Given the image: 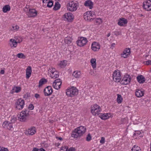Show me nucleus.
Returning a JSON list of instances; mask_svg holds the SVG:
<instances>
[{
  "label": "nucleus",
  "mask_w": 151,
  "mask_h": 151,
  "mask_svg": "<svg viewBox=\"0 0 151 151\" xmlns=\"http://www.w3.org/2000/svg\"><path fill=\"white\" fill-rule=\"evenodd\" d=\"M112 77L115 82H120L122 77L120 71L118 70H115L112 74Z\"/></svg>",
  "instance_id": "6e6552de"
},
{
  "label": "nucleus",
  "mask_w": 151,
  "mask_h": 151,
  "mask_svg": "<svg viewBox=\"0 0 151 151\" xmlns=\"http://www.w3.org/2000/svg\"><path fill=\"white\" fill-rule=\"evenodd\" d=\"M150 60H149L148 61H145L144 62V63L145 65H150Z\"/></svg>",
  "instance_id": "3c124183"
},
{
  "label": "nucleus",
  "mask_w": 151,
  "mask_h": 151,
  "mask_svg": "<svg viewBox=\"0 0 151 151\" xmlns=\"http://www.w3.org/2000/svg\"><path fill=\"white\" fill-rule=\"evenodd\" d=\"M34 106L32 104H30L29 105L28 108L30 110H32L34 109Z\"/></svg>",
  "instance_id": "49530a36"
},
{
  "label": "nucleus",
  "mask_w": 151,
  "mask_h": 151,
  "mask_svg": "<svg viewBox=\"0 0 151 151\" xmlns=\"http://www.w3.org/2000/svg\"><path fill=\"white\" fill-rule=\"evenodd\" d=\"M32 151H40V149L36 147L34 148Z\"/></svg>",
  "instance_id": "4d7b16f0"
},
{
  "label": "nucleus",
  "mask_w": 151,
  "mask_h": 151,
  "mask_svg": "<svg viewBox=\"0 0 151 151\" xmlns=\"http://www.w3.org/2000/svg\"><path fill=\"white\" fill-rule=\"evenodd\" d=\"M29 112L28 110L25 109L21 112L18 116L20 121L24 122L26 121L29 115Z\"/></svg>",
  "instance_id": "f03ea898"
},
{
  "label": "nucleus",
  "mask_w": 151,
  "mask_h": 151,
  "mask_svg": "<svg viewBox=\"0 0 151 151\" xmlns=\"http://www.w3.org/2000/svg\"><path fill=\"white\" fill-rule=\"evenodd\" d=\"M131 151H141V149L139 147L136 145H135L132 148Z\"/></svg>",
  "instance_id": "473e14b6"
},
{
  "label": "nucleus",
  "mask_w": 151,
  "mask_h": 151,
  "mask_svg": "<svg viewBox=\"0 0 151 151\" xmlns=\"http://www.w3.org/2000/svg\"><path fill=\"white\" fill-rule=\"evenodd\" d=\"M150 151H151V142L150 144Z\"/></svg>",
  "instance_id": "69168bd1"
},
{
  "label": "nucleus",
  "mask_w": 151,
  "mask_h": 151,
  "mask_svg": "<svg viewBox=\"0 0 151 151\" xmlns=\"http://www.w3.org/2000/svg\"><path fill=\"white\" fill-rule=\"evenodd\" d=\"M49 70L50 71V73H53L57 71L55 68L52 67H50V68H49V70H48V71Z\"/></svg>",
  "instance_id": "ea45409f"
},
{
  "label": "nucleus",
  "mask_w": 151,
  "mask_h": 151,
  "mask_svg": "<svg viewBox=\"0 0 151 151\" xmlns=\"http://www.w3.org/2000/svg\"><path fill=\"white\" fill-rule=\"evenodd\" d=\"M144 8L147 11L151 10V1L147 0L143 2Z\"/></svg>",
  "instance_id": "dca6fc26"
},
{
  "label": "nucleus",
  "mask_w": 151,
  "mask_h": 151,
  "mask_svg": "<svg viewBox=\"0 0 151 151\" xmlns=\"http://www.w3.org/2000/svg\"><path fill=\"white\" fill-rule=\"evenodd\" d=\"M17 56L19 58L25 59V56L22 53H18L17 55Z\"/></svg>",
  "instance_id": "4c0bfd02"
},
{
  "label": "nucleus",
  "mask_w": 151,
  "mask_h": 151,
  "mask_svg": "<svg viewBox=\"0 0 151 151\" xmlns=\"http://www.w3.org/2000/svg\"><path fill=\"white\" fill-rule=\"evenodd\" d=\"M140 15V16L141 17L143 16V15L142 14H141Z\"/></svg>",
  "instance_id": "338daca9"
},
{
  "label": "nucleus",
  "mask_w": 151,
  "mask_h": 151,
  "mask_svg": "<svg viewBox=\"0 0 151 151\" xmlns=\"http://www.w3.org/2000/svg\"><path fill=\"white\" fill-rule=\"evenodd\" d=\"M131 79V77L129 75L126 74L121 80L120 83L122 84L127 85L130 83Z\"/></svg>",
  "instance_id": "1a4fd4ad"
},
{
  "label": "nucleus",
  "mask_w": 151,
  "mask_h": 151,
  "mask_svg": "<svg viewBox=\"0 0 151 151\" xmlns=\"http://www.w3.org/2000/svg\"><path fill=\"white\" fill-rule=\"evenodd\" d=\"M91 112L93 115H96L97 114L99 115L101 109L99 106L97 104H95L91 106Z\"/></svg>",
  "instance_id": "0eeeda50"
},
{
  "label": "nucleus",
  "mask_w": 151,
  "mask_h": 151,
  "mask_svg": "<svg viewBox=\"0 0 151 151\" xmlns=\"http://www.w3.org/2000/svg\"><path fill=\"white\" fill-rule=\"evenodd\" d=\"M40 151H46L45 149L42 148H41L40 149Z\"/></svg>",
  "instance_id": "052dcab7"
},
{
  "label": "nucleus",
  "mask_w": 151,
  "mask_h": 151,
  "mask_svg": "<svg viewBox=\"0 0 151 151\" xmlns=\"http://www.w3.org/2000/svg\"><path fill=\"white\" fill-rule=\"evenodd\" d=\"M150 65H151V60H150Z\"/></svg>",
  "instance_id": "774afa93"
},
{
  "label": "nucleus",
  "mask_w": 151,
  "mask_h": 151,
  "mask_svg": "<svg viewBox=\"0 0 151 151\" xmlns=\"http://www.w3.org/2000/svg\"><path fill=\"white\" fill-rule=\"evenodd\" d=\"M32 70L31 67L30 66L28 67L26 70V72L30 73H32Z\"/></svg>",
  "instance_id": "37998d69"
},
{
  "label": "nucleus",
  "mask_w": 151,
  "mask_h": 151,
  "mask_svg": "<svg viewBox=\"0 0 151 151\" xmlns=\"http://www.w3.org/2000/svg\"><path fill=\"white\" fill-rule=\"evenodd\" d=\"M2 126L4 128L11 131H13L14 129L12 123L7 121H5L3 122Z\"/></svg>",
  "instance_id": "9d476101"
},
{
  "label": "nucleus",
  "mask_w": 151,
  "mask_h": 151,
  "mask_svg": "<svg viewBox=\"0 0 151 151\" xmlns=\"http://www.w3.org/2000/svg\"><path fill=\"white\" fill-rule=\"evenodd\" d=\"M36 132V129L35 127H32L25 130V134L27 136L33 135Z\"/></svg>",
  "instance_id": "f8f14e48"
},
{
  "label": "nucleus",
  "mask_w": 151,
  "mask_h": 151,
  "mask_svg": "<svg viewBox=\"0 0 151 151\" xmlns=\"http://www.w3.org/2000/svg\"><path fill=\"white\" fill-rule=\"evenodd\" d=\"M81 73L80 71H74L73 74V76L76 78H78L81 76Z\"/></svg>",
  "instance_id": "c756f323"
},
{
  "label": "nucleus",
  "mask_w": 151,
  "mask_h": 151,
  "mask_svg": "<svg viewBox=\"0 0 151 151\" xmlns=\"http://www.w3.org/2000/svg\"><path fill=\"white\" fill-rule=\"evenodd\" d=\"M78 6V3L76 1H72L69 2L67 5V9L68 10L71 12L76 11Z\"/></svg>",
  "instance_id": "7ed1b4c3"
},
{
  "label": "nucleus",
  "mask_w": 151,
  "mask_h": 151,
  "mask_svg": "<svg viewBox=\"0 0 151 151\" xmlns=\"http://www.w3.org/2000/svg\"><path fill=\"white\" fill-rule=\"evenodd\" d=\"M48 0H42V2L43 3H47V1Z\"/></svg>",
  "instance_id": "680f3d73"
},
{
  "label": "nucleus",
  "mask_w": 151,
  "mask_h": 151,
  "mask_svg": "<svg viewBox=\"0 0 151 151\" xmlns=\"http://www.w3.org/2000/svg\"><path fill=\"white\" fill-rule=\"evenodd\" d=\"M60 7V5L58 1H57L55 4L53 9L54 10H57L59 9Z\"/></svg>",
  "instance_id": "f704fd0d"
},
{
  "label": "nucleus",
  "mask_w": 151,
  "mask_h": 151,
  "mask_svg": "<svg viewBox=\"0 0 151 151\" xmlns=\"http://www.w3.org/2000/svg\"><path fill=\"white\" fill-rule=\"evenodd\" d=\"M67 64V61L65 60L60 61L59 63V65L61 68H63L65 67Z\"/></svg>",
  "instance_id": "7c9ffc66"
},
{
  "label": "nucleus",
  "mask_w": 151,
  "mask_h": 151,
  "mask_svg": "<svg viewBox=\"0 0 151 151\" xmlns=\"http://www.w3.org/2000/svg\"><path fill=\"white\" fill-rule=\"evenodd\" d=\"M96 60L95 58H92L91 60V63L92 68L94 69L96 67Z\"/></svg>",
  "instance_id": "2f4dec72"
},
{
  "label": "nucleus",
  "mask_w": 151,
  "mask_h": 151,
  "mask_svg": "<svg viewBox=\"0 0 151 151\" xmlns=\"http://www.w3.org/2000/svg\"><path fill=\"white\" fill-rule=\"evenodd\" d=\"M127 19L124 18H122L119 19L117 24L120 26H123L124 25L127 24Z\"/></svg>",
  "instance_id": "412c9836"
},
{
  "label": "nucleus",
  "mask_w": 151,
  "mask_h": 151,
  "mask_svg": "<svg viewBox=\"0 0 151 151\" xmlns=\"http://www.w3.org/2000/svg\"><path fill=\"white\" fill-rule=\"evenodd\" d=\"M100 45L98 42H93L91 45V49L94 51H97L100 49Z\"/></svg>",
  "instance_id": "a211bd4d"
},
{
  "label": "nucleus",
  "mask_w": 151,
  "mask_h": 151,
  "mask_svg": "<svg viewBox=\"0 0 151 151\" xmlns=\"http://www.w3.org/2000/svg\"><path fill=\"white\" fill-rule=\"evenodd\" d=\"M84 5L86 6L89 8L90 9H91L93 7V3L90 0L86 1L84 3Z\"/></svg>",
  "instance_id": "5701e85b"
},
{
  "label": "nucleus",
  "mask_w": 151,
  "mask_h": 151,
  "mask_svg": "<svg viewBox=\"0 0 151 151\" xmlns=\"http://www.w3.org/2000/svg\"><path fill=\"white\" fill-rule=\"evenodd\" d=\"M99 116L102 119L105 120L109 118V113L106 114H100Z\"/></svg>",
  "instance_id": "a878e982"
},
{
  "label": "nucleus",
  "mask_w": 151,
  "mask_h": 151,
  "mask_svg": "<svg viewBox=\"0 0 151 151\" xmlns=\"http://www.w3.org/2000/svg\"><path fill=\"white\" fill-rule=\"evenodd\" d=\"M0 150V151H9L8 149L7 148L3 147H1Z\"/></svg>",
  "instance_id": "603ef678"
},
{
  "label": "nucleus",
  "mask_w": 151,
  "mask_h": 151,
  "mask_svg": "<svg viewBox=\"0 0 151 151\" xmlns=\"http://www.w3.org/2000/svg\"><path fill=\"white\" fill-rule=\"evenodd\" d=\"M31 73L26 72V78L27 79H29L30 77Z\"/></svg>",
  "instance_id": "a18cd8bd"
},
{
  "label": "nucleus",
  "mask_w": 151,
  "mask_h": 151,
  "mask_svg": "<svg viewBox=\"0 0 151 151\" xmlns=\"http://www.w3.org/2000/svg\"><path fill=\"white\" fill-rule=\"evenodd\" d=\"M12 119L11 120V122H10V123H12V124H13V123H14L16 121V119L14 117L11 118Z\"/></svg>",
  "instance_id": "de8ad7c7"
},
{
  "label": "nucleus",
  "mask_w": 151,
  "mask_h": 151,
  "mask_svg": "<svg viewBox=\"0 0 151 151\" xmlns=\"http://www.w3.org/2000/svg\"><path fill=\"white\" fill-rule=\"evenodd\" d=\"M68 147H61L60 151H67Z\"/></svg>",
  "instance_id": "c03bdc74"
},
{
  "label": "nucleus",
  "mask_w": 151,
  "mask_h": 151,
  "mask_svg": "<svg viewBox=\"0 0 151 151\" xmlns=\"http://www.w3.org/2000/svg\"><path fill=\"white\" fill-rule=\"evenodd\" d=\"M114 35L117 37L119 35H121V32L120 31H115L114 32Z\"/></svg>",
  "instance_id": "79ce46f5"
},
{
  "label": "nucleus",
  "mask_w": 151,
  "mask_h": 151,
  "mask_svg": "<svg viewBox=\"0 0 151 151\" xmlns=\"http://www.w3.org/2000/svg\"><path fill=\"white\" fill-rule=\"evenodd\" d=\"M63 18L65 21L70 22L73 20V16L71 13H67L64 14L63 17Z\"/></svg>",
  "instance_id": "9b49d317"
},
{
  "label": "nucleus",
  "mask_w": 151,
  "mask_h": 151,
  "mask_svg": "<svg viewBox=\"0 0 151 151\" xmlns=\"http://www.w3.org/2000/svg\"><path fill=\"white\" fill-rule=\"evenodd\" d=\"M115 44L114 43H112L111 45L110 48L113 49L114 47H115Z\"/></svg>",
  "instance_id": "5fc2aeb1"
},
{
  "label": "nucleus",
  "mask_w": 151,
  "mask_h": 151,
  "mask_svg": "<svg viewBox=\"0 0 151 151\" xmlns=\"http://www.w3.org/2000/svg\"><path fill=\"white\" fill-rule=\"evenodd\" d=\"M10 7L9 5H6L4 6L3 8L2 11L4 13H6L8 11H9L10 10Z\"/></svg>",
  "instance_id": "bb28decb"
},
{
  "label": "nucleus",
  "mask_w": 151,
  "mask_h": 151,
  "mask_svg": "<svg viewBox=\"0 0 151 151\" xmlns=\"http://www.w3.org/2000/svg\"><path fill=\"white\" fill-rule=\"evenodd\" d=\"M16 93H18L20 92L21 91V88L20 87H14L13 89Z\"/></svg>",
  "instance_id": "e433bc0d"
},
{
  "label": "nucleus",
  "mask_w": 151,
  "mask_h": 151,
  "mask_svg": "<svg viewBox=\"0 0 151 151\" xmlns=\"http://www.w3.org/2000/svg\"><path fill=\"white\" fill-rule=\"evenodd\" d=\"M91 137L90 134H88L86 137V140L87 141L89 142L91 139Z\"/></svg>",
  "instance_id": "a19ab883"
},
{
  "label": "nucleus",
  "mask_w": 151,
  "mask_h": 151,
  "mask_svg": "<svg viewBox=\"0 0 151 151\" xmlns=\"http://www.w3.org/2000/svg\"><path fill=\"white\" fill-rule=\"evenodd\" d=\"M86 131V128L84 127L80 126L74 129L72 132V137L77 138L82 136Z\"/></svg>",
  "instance_id": "f257e3e1"
},
{
  "label": "nucleus",
  "mask_w": 151,
  "mask_h": 151,
  "mask_svg": "<svg viewBox=\"0 0 151 151\" xmlns=\"http://www.w3.org/2000/svg\"><path fill=\"white\" fill-rule=\"evenodd\" d=\"M44 95L45 96L50 95L53 92V90L51 86H48L46 87L44 91Z\"/></svg>",
  "instance_id": "f3484780"
},
{
  "label": "nucleus",
  "mask_w": 151,
  "mask_h": 151,
  "mask_svg": "<svg viewBox=\"0 0 151 151\" xmlns=\"http://www.w3.org/2000/svg\"><path fill=\"white\" fill-rule=\"evenodd\" d=\"M95 17L94 12L91 11H88L84 14V18L85 20L87 21H92Z\"/></svg>",
  "instance_id": "39448f33"
},
{
  "label": "nucleus",
  "mask_w": 151,
  "mask_h": 151,
  "mask_svg": "<svg viewBox=\"0 0 151 151\" xmlns=\"http://www.w3.org/2000/svg\"><path fill=\"white\" fill-rule=\"evenodd\" d=\"M25 105V101L22 99L16 100L15 103V108L17 109L21 110L22 109Z\"/></svg>",
  "instance_id": "423d86ee"
},
{
  "label": "nucleus",
  "mask_w": 151,
  "mask_h": 151,
  "mask_svg": "<svg viewBox=\"0 0 151 151\" xmlns=\"http://www.w3.org/2000/svg\"><path fill=\"white\" fill-rule=\"evenodd\" d=\"M97 20H99L101 22H102V20L101 19L99 18L97 19Z\"/></svg>",
  "instance_id": "e2e57ef3"
},
{
  "label": "nucleus",
  "mask_w": 151,
  "mask_h": 151,
  "mask_svg": "<svg viewBox=\"0 0 151 151\" xmlns=\"http://www.w3.org/2000/svg\"><path fill=\"white\" fill-rule=\"evenodd\" d=\"M88 40L87 39L84 37H81L76 42L77 45L80 47H83L86 44Z\"/></svg>",
  "instance_id": "ddd939ff"
},
{
  "label": "nucleus",
  "mask_w": 151,
  "mask_h": 151,
  "mask_svg": "<svg viewBox=\"0 0 151 151\" xmlns=\"http://www.w3.org/2000/svg\"><path fill=\"white\" fill-rule=\"evenodd\" d=\"M110 33H109L108 34H107V36L108 37H109L110 35Z\"/></svg>",
  "instance_id": "0e129e2a"
},
{
  "label": "nucleus",
  "mask_w": 151,
  "mask_h": 151,
  "mask_svg": "<svg viewBox=\"0 0 151 151\" xmlns=\"http://www.w3.org/2000/svg\"><path fill=\"white\" fill-rule=\"evenodd\" d=\"M62 84V81L60 79L58 78L56 79L53 83L52 86L54 88L58 90L60 89Z\"/></svg>",
  "instance_id": "4468645a"
},
{
  "label": "nucleus",
  "mask_w": 151,
  "mask_h": 151,
  "mask_svg": "<svg viewBox=\"0 0 151 151\" xmlns=\"http://www.w3.org/2000/svg\"><path fill=\"white\" fill-rule=\"evenodd\" d=\"M0 73L1 74H4V70H1Z\"/></svg>",
  "instance_id": "bf43d9fd"
},
{
  "label": "nucleus",
  "mask_w": 151,
  "mask_h": 151,
  "mask_svg": "<svg viewBox=\"0 0 151 151\" xmlns=\"http://www.w3.org/2000/svg\"><path fill=\"white\" fill-rule=\"evenodd\" d=\"M47 82V80L44 78H42L41 79L39 82V85L38 86V87H40L42 86L43 85L46 83Z\"/></svg>",
  "instance_id": "c85d7f7f"
},
{
  "label": "nucleus",
  "mask_w": 151,
  "mask_h": 151,
  "mask_svg": "<svg viewBox=\"0 0 151 151\" xmlns=\"http://www.w3.org/2000/svg\"><path fill=\"white\" fill-rule=\"evenodd\" d=\"M22 41V39H20L18 41H17L14 39H11L9 40V44L10 47L13 48H15L17 46V43H19Z\"/></svg>",
  "instance_id": "2eb2a0df"
},
{
  "label": "nucleus",
  "mask_w": 151,
  "mask_h": 151,
  "mask_svg": "<svg viewBox=\"0 0 151 151\" xmlns=\"http://www.w3.org/2000/svg\"><path fill=\"white\" fill-rule=\"evenodd\" d=\"M56 138L57 139H58V140H63V138L61 137H56Z\"/></svg>",
  "instance_id": "13d9d810"
},
{
  "label": "nucleus",
  "mask_w": 151,
  "mask_h": 151,
  "mask_svg": "<svg viewBox=\"0 0 151 151\" xmlns=\"http://www.w3.org/2000/svg\"><path fill=\"white\" fill-rule=\"evenodd\" d=\"M143 136V134L139 131H136L134 134V136L136 139H139Z\"/></svg>",
  "instance_id": "b1692460"
},
{
  "label": "nucleus",
  "mask_w": 151,
  "mask_h": 151,
  "mask_svg": "<svg viewBox=\"0 0 151 151\" xmlns=\"http://www.w3.org/2000/svg\"><path fill=\"white\" fill-rule=\"evenodd\" d=\"M78 93V91L76 88L72 87L66 90V93L68 96L73 97L76 96Z\"/></svg>",
  "instance_id": "20e7f679"
},
{
  "label": "nucleus",
  "mask_w": 151,
  "mask_h": 151,
  "mask_svg": "<svg viewBox=\"0 0 151 151\" xmlns=\"http://www.w3.org/2000/svg\"><path fill=\"white\" fill-rule=\"evenodd\" d=\"M53 1L52 0H50L48 2L47 6L49 7H51L53 6Z\"/></svg>",
  "instance_id": "58836bf2"
},
{
  "label": "nucleus",
  "mask_w": 151,
  "mask_h": 151,
  "mask_svg": "<svg viewBox=\"0 0 151 151\" xmlns=\"http://www.w3.org/2000/svg\"><path fill=\"white\" fill-rule=\"evenodd\" d=\"M144 92L141 90L137 89L136 90L135 92V96L138 98L141 97L144 94Z\"/></svg>",
  "instance_id": "4be33fe9"
},
{
  "label": "nucleus",
  "mask_w": 151,
  "mask_h": 151,
  "mask_svg": "<svg viewBox=\"0 0 151 151\" xmlns=\"http://www.w3.org/2000/svg\"><path fill=\"white\" fill-rule=\"evenodd\" d=\"M100 142L101 144H103L105 142V138L104 137L101 138V140H100Z\"/></svg>",
  "instance_id": "8fccbe9b"
},
{
  "label": "nucleus",
  "mask_w": 151,
  "mask_h": 151,
  "mask_svg": "<svg viewBox=\"0 0 151 151\" xmlns=\"http://www.w3.org/2000/svg\"><path fill=\"white\" fill-rule=\"evenodd\" d=\"M130 49L128 48H126L123 51V54H121V56L124 58H127L130 55Z\"/></svg>",
  "instance_id": "aec40b11"
},
{
  "label": "nucleus",
  "mask_w": 151,
  "mask_h": 151,
  "mask_svg": "<svg viewBox=\"0 0 151 151\" xmlns=\"http://www.w3.org/2000/svg\"><path fill=\"white\" fill-rule=\"evenodd\" d=\"M37 12L35 9H29L27 13V15L29 17H33L37 16Z\"/></svg>",
  "instance_id": "6ab92c4d"
},
{
  "label": "nucleus",
  "mask_w": 151,
  "mask_h": 151,
  "mask_svg": "<svg viewBox=\"0 0 151 151\" xmlns=\"http://www.w3.org/2000/svg\"><path fill=\"white\" fill-rule=\"evenodd\" d=\"M68 151H75V149L73 147H71L68 150Z\"/></svg>",
  "instance_id": "864d4df0"
},
{
  "label": "nucleus",
  "mask_w": 151,
  "mask_h": 151,
  "mask_svg": "<svg viewBox=\"0 0 151 151\" xmlns=\"http://www.w3.org/2000/svg\"><path fill=\"white\" fill-rule=\"evenodd\" d=\"M137 81L140 83H142L145 81V77L142 75L138 76L137 77Z\"/></svg>",
  "instance_id": "393cba45"
},
{
  "label": "nucleus",
  "mask_w": 151,
  "mask_h": 151,
  "mask_svg": "<svg viewBox=\"0 0 151 151\" xmlns=\"http://www.w3.org/2000/svg\"><path fill=\"white\" fill-rule=\"evenodd\" d=\"M35 97L37 99L40 98V96L39 94L36 93L35 94Z\"/></svg>",
  "instance_id": "6e6d98bb"
},
{
  "label": "nucleus",
  "mask_w": 151,
  "mask_h": 151,
  "mask_svg": "<svg viewBox=\"0 0 151 151\" xmlns=\"http://www.w3.org/2000/svg\"><path fill=\"white\" fill-rule=\"evenodd\" d=\"M72 39L70 37H66L64 40L65 43L68 45H70Z\"/></svg>",
  "instance_id": "72a5a7b5"
},
{
  "label": "nucleus",
  "mask_w": 151,
  "mask_h": 151,
  "mask_svg": "<svg viewBox=\"0 0 151 151\" xmlns=\"http://www.w3.org/2000/svg\"><path fill=\"white\" fill-rule=\"evenodd\" d=\"M50 76L52 78L55 79L59 76V73L58 71L55 72L53 73H50Z\"/></svg>",
  "instance_id": "cd10ccee"
},
{
  "label": "nucleus",
  "mask_w": 151,
  "mask_h": 151,
  "mask_svg": "<svg viewBox=\"0 0 151 151\" xmlns=\"http://www.w3.org/2000/svg\"><path fill=\"white\" fill-rule=\"evenodd\" d=\"M12 28H13V30H17V29H19V27L18 26L16 25H15L14 26H13L12 27Z\"/></svg>",
  "instance_id": "09e8293b"
},
{
  "label": "nucleus",
  "mask_w": 151,
  "mask_h": 151,
  "mask_svg": "<svg viewBox=\"0 0 151 151\" xmlns=\"http://www.w3.org/2000/svg\"><path fill=\"white\" fill-rule=\"evenodd\" d=\"M117 101L118 104L121 103L122 100V98L121 96L119 94H117Z\"/></svg>",
  "instance_id": "c9c22d12"
}]
</instances>
